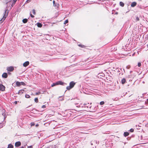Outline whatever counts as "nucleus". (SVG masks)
<instances>
[{
    "label": "nucleus",
    "instance_id": "obj_40",
    "mask_svg": "<svg viewBox=\"0 0 148 148\" xmlns=\"http://www.w3.org/2000/svg\"><path fill=\"white\" fill-rule=\"evenodd\" d=\"M64 100V99L63 98H62V99H59V100L60 101H62Z\"/></svg>",
    "mask_w": 148,
    "mask_h": 148
},
{
    "label": "nucleus",
    "instance_id": "obj_37",
    "mask_svg": "<svg viewBox=\"0 0 148 148\" xmlns=\"http://www.w3.org/2000/svg\"><path fill=\"white\" fill-rule=\"evenodd\" d=\"M17 0H13V3H14V4L16 2V1Z\"/></svg>",
    "mask_w": 148,
    "mask_h": 148
},
{
    "label": "nucleus",
    "instance_id": "obj_12",
    "mask_svg": "<svg viewBox=\"0 0 148 148\" xmlns=\"http://www.w3.org/2000/svg\"><path fill=\"white\" fill-rule=\"evenodd\" d=\"M24 91V90L22 89L21 90H20L18 91V93L19 94L21 95L23 93Z\"/></svg>",
    "mask_w": 148,
    "mask_h": 148
},
{
    "label": "nucleus",
    "instance_id": "obj_13",
    "mask_svg": "<svg viewBox=\"0 0 148 148\" xmlns=\"http://www.w3.org/2000/svg\"><path fill=\"white\" fill-rule=\"evenodd\" d=\"M37 26L39 27H41L42 26V24L40 23H37Z\"/></svg>",
    "mask_w": 148,
    "mask_h": 148
},
{
    "label": "nucleus",
    "instance_id": "obj_14",
    "mask_svg": "<svg viewBox=\"0 0 148 148\" xmlns=\"http://www.w3.org/2000/svg\"><path fill=\"white\" fill-rule=\"evenodd\" d=\"M16 85L17 86H19L21 85V82H20L18 81H17L16 82Z\"/></svg>",
    "mask_w": 148,
    "mask_h": 148
},
{
    "label": "nucleus",
    "instance_id": "obj_19",
    "mask_svg": "<svg viewBox=\"0 0 148 148\" xmlns=\"http://www.w3.org/2000/svg\"><path fill=\"white\" fill-rule=\"evenodd\" d=\"M119 5H120L122 7H123L124 6V4L122 2V1H120L119 3Z\"/></svg>",
    "mask_w": 148,
    "mask_h": 148
},
{
    "label": "nucleus",
    "instance_id": "obj_36",
    "mask_svg": "<svg viewBox=\"0 0 148 148\" xmlns=\"http://www.w3.org/2000/svg\"><path fill=\"white\" fill-rule=\"evenodd\" d=\"M145 102V103H148V99H147Z\"/></svg>",
    "mask_w": 148,
    "mask_h": 148
},
{
    "label": "nucleus",
    "instance_id": "obj_7",
    "mask_svg": "<svg viewBox=\"0 0 148 148\" xmlns=\"http://www.w3.org/2000/svg\"><path fill=\"white\" fill-rule=\"evenodd\" d=\"M91 104V103L90 104H89V103H85L84 104V106H85V107H86L88 108L89 107L90 108L91 107V106H90V104Z\"/></svg>",
    "mask_w": 148,
    "mask_h": 148
},
{
    "label": "nucleus",
    "instance_id": "obj_22",
    "mask_svg": "<svg viewBox=\"0 0 148 148\" xmlns=\"http://www.w3.org/2000/svg\"><path fill=\"white\" fill-rule=\"evenodd\" d=\"M78 45L80 47H81L82 48H84L85 47L84 45H81V44H79V45Z\"/></svg>",
    "mask_w": 148,
    "mask_h": 148
},
{
    "label": "nucleus",
    "instance_id": "obj_8",
    "mask_svg": "<svg viewBox=\"0 0 148 148\" xmlns=\"http://www.w3.org/2000/svg\"><path fill=\"white\" fill-rule=\"evenodd\" d=\"M29 64V62L28 61H26L23 64V66L24 67H26Z\"/></svg>",
    "mask_w": 148,
    "mask_h": 148
},
{
    "label": "nucleus",
    "instance_id": "obj_16",
    "mask_svg": "<svg viewBox=\"0 0 148 148\" xmlns=\"http://www.w3.org/2000/svg\"><path fill=\"white\" fill-rule=\"evenodd\" d=\"M126 80L124 78H123L121 81V83L122 84H123L125 82Z\"/></svg>",
    "mask_w": 148,
    "mask_h": 148
},
{
    "label": "nucleus",
    "instance_id": "obj_9",
    "mask_svg": "<svg viewBox=\"0 0 148 148\" xmlns=\"http://www.w3.org/2000/svg\"><path fill=\"white\" fill-rule=\"evenodd\" d=\"M134 76L133 75H132L131 74L130 75H129L127 77V78H130L129 79L130 81L131 80H132V79L133 78Z\"/></svg>",
    "mask_w": 148,
    "mask_h": 148
},
{
    "label": "nucleus",
    "instance_id": "obj_35",
    "mask_svg": "<svg viewBox=\"0 0 148 148\" xmlns=\"http://www.w3.org/2000/svg\"><path fill=\"white\" fill-rule=\"evenodd\" d=\"M46 108V106H45V105H43L42 106V108Z\"/></svg>",
    "mask_w": 148,
    "mask_h": 148
},
{
    "label": "nucleus",
    "instance_id": "obj_45",
    "mask_svg": "<svg viewBox=\"0 0 148 148\" xmlns=\"http://www.w3.org/2000/svg\"><path fill=\"white\" fill-rule=\"evenodd\" d=\"M38 126V124H36V127H37V126Z\"/></svg>",
    "mask_w": 148,
    "mask_h": 148
},
{
    "label": "nucleus",
    "instance_id": "obj_18",
    "mask_svg": "<svg viewBox=\"0 0 148 148\" xmlns=\"http://www.w3.org/2000/svg\"><path fill=\"white\" fill-rule=\"evenodd\" d=\"M57 85H58L57 82L55 83H53V84L51 85V86L53 87Z\"/></svg>",
    "mask_w": 148,
    "mask_h": 148
},
{
    "label": "nucleus",
    "instance_id": "obj_32",
    "mask_svg": "<svg viewBox=\"0 0 148 148\" xmlns=\"http://www.w3.org/2000/svg\"><path fill=\"white\" fill-rule=\"evenodd\" d=\"M138 66L140 67L141 66V63L140 62H138Z\"/></svg>",
    "mask_w": 148,
    "mask_h": 148
},
{
    "label": "nucleus",
    "instance_id": "obj_21",
    "mask_svg": "<svg viewBox=\"0 0 148 148\" xmlns=\"http://www.w3.org/2000/svg\"><path fill=\"white\" fill-rule=\"evenodd\" d=\"M7 148H13V146L11 144H10L8 145Z\"/></svg>",
    "mask_w": 148,
    "mask_h": 148
},
{
    "label": "nucleus",
    "instance_id": "obj_23",
    "mask_svg": "<svg viewBox=\"0 0 148 148\" xmlns=\"http://www.w3.org/2000/svg\"><path fill=\"white\" fill-rule=\"evenodd\" d=\"M49 148H57V147L55 145L51 146L50 147H49Z\"/></svg>",
    "mask_w": 148,
    "mask_h": 148
},
{
    "label": "nucleus",
    "instance_id": "obj_42",
    "mask_svg": "<svg viewBox=\"0 0 148 148\" xmlns=\"http://www.w3.org/2000/svg\"><path fill=\"white\" fill-rule=\"evenodd\" d=\"M53 5H54L55 3H55V1H53Z\"/></svg>",
    "mask_w": 148,
    "mask_h": 148
},
{
    "label": "nucleus",
    "instance_id": "obj_30",
    "mask_svg": "<svg viewBox=\"0 0 148 148\" xmlns=\"http://www.w3.org/2000/svg\"><path fill=\"white\" fill-rule=\"evenodd\" d=\"M41 93L40 92H37L36 93V95H40Z\"/></svg>",
    "mask_w": 148,
    "mask_h": 148
},
{
    "label": "nucleus",
    "instance_id": "obj_15",
    "mask_svg": "<svg viewBox=\"0 0 148 148\" xmlns=\"http://www.w3.org/2000/svg\"><path fill=\"white\" fill-rule=\"evenodd\" d=\"M129 135V133L127 132H125L124 133V136L125 137Z\"/></svg>",
    "mask_w": 148,
    "mask_h": 148
},
{
    "label": "nucleus",
    "instance_id": "obj_2",
    "mask_svg": "<svg viewBox=\"0 0 148 148\" xmlns=\"http://www.w3.org/2000/svg\"><path fill=\"white\" fill-rule=\"evenodd\" d=\"M75 83L73 81L69 83V86L66 87V88L67 90H69L72 88L74 86Z\"/></svg>",
    "mask_w": 148,
    "mask_h": 148
},
{
    "label": "nucleus",
    "instance_id": "obj_20",
    "mask_svg": "<svg viewBox=\"0 0 148 148\" xmlns=\"http://www.w3.org/2000/svg\"><path fill=\"white\" fill-rule=\"evenodd\" d=\"M27 19L26 18H24L23 20V22L24 23H25L27 22Z\"/></svg>",
    "mask_w": 148,
    "mask_h": 148
},
{
    "label": "nucleus",
    "instance_id": "obj_29",
    "mask_svg": "<svg viewBox=\"0 0 148 148\" xmlns=\"http://www.w3.org/2000/svg\"><path fill=\"white\" fill-rule=\"evenodd\" d=\"M21 85H23V86L25 85V83L24 82H21Z\"/></svg>",
    "mask_w": 148,
    "mask_h": 148
},
{
    "label": "nucleus",
    "instance_id": "obj_52",
    "mask_svg": "<svg viewBox=\"0 0 148 148\" xmlns=\"http://www.w3.org/2000/svg\"><path fill=\"white\" fill-rule=\"evenodd\" d=\"M143 83H144V82H143Z\"/></svg>",
    "mask_w": 148,
    "mask_h": 148
},
{
    "label": "nucleus",
    "instance_id": "obj_26",
    "mask_svg": "<svg viewBox=\"0 0 148 148\" xmlns=\"http://www.w3.org/2000/svg\"><path fill=\"white\" fill-rule=\"evenodd\" d=\"M32 11L33 14H34L35 15L36 14V12H35V10L34 9H33V10H32Z\"/></svg>",
    "mask_w": 148,
    "mask_h": 148
},
{
    "label": "nucleus",
    "instance_id": "obj_17",
    "mask_svg": "<svg viewBox=\"0 0 148 148\" xmlns=\"http://www.w3.org/2000/svg\"><path fill=\"white\" fill-rule=\"evenodd\" d=\"M59 4L58 3H56L54 5H53V6L56 7L57 8H58L59 7Z\"/></svg>",
    "mask_w": 148,
    "mask_h": 148
},
{
    "label": "nucleus",
    "instance_id": "obj_28",
    "mask_svg": "<svg viewBox=\"0 0 148 148\" xmlns=\"http://www.w3.org/2000/svg\"><path fill=\"white\" fill-rule=\"evenodd\" d=\"M104 102L103 101H101L100 102V104L101 105H103L104 104Z\"/></svg>",
    "mask_w": 148,
    "mask_h": 148
},
{
    "label": "nucleus",
    "instance_id": "obj_43",
    "mask_svg": "<svg viewBox=\"0 0 148 148\" xmlns=\"http://www.w3.org/2000/svg\"><path fill=\"white\" fill-rule=\"evenodd\" d=\"M14 103H15V104H17V101H15L14 102Z\"/></svg>",
    "mask_w": 148,
    "mask_h": 148
},
{
    "label": "nucleus",
    "instance_id": "obj_44",
    "mask_svg": "<svg viewBox=\"0 0 148 148\" xmlns=\"http://www.w3.org/2000/svg\"><path fill=\"white\" fill-rule=\"evenodd\" d=\"M31 0H27V1L28 2H29Z\"/></svg>",
    "mask_w": 148,
    "mask_h": 148
},
{
    "label": "nucleus",
    "instance_id": "obj_51",
    "mask_svg": "<svg viewBox=\"0 0 148 148\" xmlns=\"http://www.w3.org/2000/svg\"><path fill=\"white\" fill-rule=\"evenodd\" d=\"M8 73V74H10V73Z\"/></svg>",
    "mask_w": 148,
    "mask_h": 148
},
{
    "label": "nucleus",
    "instance_id": "obj_27",
    "mask_svg": "<svg viewBox=\"0 0 148 148\" xmlns=\"http://www.w3.org/2000/svg\"><path fill=\"white\" fill-rule=\"evenodd\" d=\"M68 23V20H65L64 22V24H66V23Z\"/></svg>",
    "mask_w": 148,
    "mask_h": 148
},
{
    "label": "nucleus",
    "instance_id": "obj_3",
    "mask_svg": "<svg viewBox=\"0 0 148 148\" xmlns=\"http://www.w3.org/2000/svg\"><path fill=\"white\" fill-rule=\"evenodd\" d=\"M5 87L2 84H0V90L3 91L5 90Z\"/></svg>",
    "mask_w": 148,
    "mask_h": 148
},
{
    "label": "nucleus",
    "instance_id": "obj_33",
    "mask_svg": "<svg viewBox=\"0 0 148 148\" xmlns=\"http://www.w3.org/2000/svg\"><path fill=\"white\" fill-rule=\"evenodd\" d=\"M136 21H138L139 20V17L137 16L136 17Z\"/></svg>",
    "mask_w": 148,
    "mask_h": 148
},
{
    "label": "nucleus",
    "instance_id": "obj_34",
    "mask_svg": "<svg viewBox=\"0 0 148 148\" xmlns=\"http://www.w3.org/2000/svg\"><path fill=\"white\" fill-rule=\"evenodd\" d=\"M30 16L32 18H34V16L31 14V12H30Z\"/></svg>",
    "mask_w": 148,
    "mask_h": 148
},
{
    "label": "nucleus",
    "instance_id": "obj_6",
    "mask_svg": "<svg viewBox=\"0 0 148 148\" xmlns=\"http://www.w3.org/2000/svg\"><path fill=\"white\" fill-rule=\"evenodd\" d=\"M58 85H66V84L65 83L61 81H59L57 82Z\"/></svg>",
    "mask_w": 148,
    "mask_h": 148
},
{
    "label": "nucleus",
    "instance_id": "obj_47",
    "mask_svg": "<svg viewBox=\"0 0 148 148\" xmlns=\"http://www.w3.org/2000/svg\"><path fill=\"white\" fill-rule=\"evenodd\" d=\"M132 72V71H130V74H131V73Z\"/></svg>",
    "mask_w": 148,
    "mask_h": 148
},
{
    "label": "nucleus",
    "instance_id": "obj_48",
    "mask_svg": "<svg viewBox=\"0 0 148 148\" xmlns=\"http://www.w3.org/2000/svg\"><path fill=\"white\" fill-rule=\"evenodd\" d=\"M147 47L148 48V44L147 45Z\"/></svg>",
    "mask_w": 148,
    "mask_h": 148
},
{
    "label": "nucleus",
    "instance_id": "obj_1",
    "mask_svg": "<svg viewBox=\"0 0 148 148\" xmlns=\"http://www.w3.org/2000/svg\"><path fill=\"white\" fill-rule=\"evenodd\" d=\"M7 10H6L4 12V15L2 18L0 20V23H1L6 18L8 14V11L7 12Z\"/></svg>",
    "mask_w": 148,
    "mask_h": 148
},
{
    "label": "nucleus",
    "instance_id": "obj_31",
    "mask_svg": "<svg viewBox=\"0 0 148 148\" xmlns=\"http://www.w3.org/2000/svg\"><path fill=\"white\" fill-rule=\"evenodd\" d=\"M130 131L131 132H133L134 131V130L133 129H131L130 130Z\"/></svg>",
    "mask_w": 148,
    "mask_h": 148
},
{
    "label": "nucleus",
    "instance_id": "obj_46",
    "mask_svg": "<svg viewBox=\"0 0 148 148\" xmlns=\"http://www.w3.org/2000/svg\"><path fill=\"white\" fill-rule=\"evenodd\" d=\"M91 145H93V143H92V142H91Z\"/></svg>",
    "mask_w": 148,
    "mask_h": 148
},
{
    "label": "nucleus",
    "instance_id": "obj_41",
    "mask_svg": "<svg viewBox=\"0 0 148 148\" xmlns=\"http://www.w3.org/2000/svg\"><path fill=\"white\" fill-rule=\"evenodd\" d=\"M26 145H24V146H22V147H24V148H26Z\"/></svg>",
    "mask_w": 148,
    "mask_h": 148
},
{
    "label": "nucleus",
    "instance_id": "obj_24",
    "mask_svg": "<svg viewBox=\"0 0 148 148\" xmlns=\"http://www.w3.org/2000/svg\"><path fill=\"white\" fill-rule=\"evenodd\" d=\"M36 103H38V99L37 98H36L34 99Z\"/></svg>",
    "mask_w": 148,
    "mask_h": 148
},
{
    "label": "nucleus",
    "instance_id": "obj_38",
    "mask_svg": "<svg viewBox=\"0 0 148 148\" xmlns=\"http://www.w3.org/2000/svg\"><path fill=\"white\" fill-rule=\"evenodd\" d=\"M33 148V147H32V145H31V146H28V147H27V148Z\"/></svg>",
    "mask_w": 148,
    "mask_h": 148
},
{
    "label": "nucleus",
    "instance_id": "obj_49",
    "mask_svg": "<svg viewBox=\"0 0 148 148\" xmlns=\"http://www.w3.org/2000/svg\"><path fill=\"white\" fill-rule=\"evenodd\" d=\"M79 106H77V107H79Z\"/></svg>",
    "mask_w": 148,
    "mask_h": 148
},
{
    "label": "nucleus",
    "instance_id": "obj_50",
    "mask_svg": "<svg viewBox=\"0 0 148 148\" xmlns=\"http://www.w3.org/2000/svg\"><path fill=\"white\" fill-rule=\"evenodd\" d=\"M21 148H24V147H21Z\"/></svg>",
    "mask_w": 148,
    "mask_h": 148
},
{
    "label": "nucleus",
    "instance_id": "obj_10",
    "mask_svg": "<svg viewBox=\"0 0 148 148\" xmlns=\"http://www.w3.org/2000/svg\"><path fill=\"white\" fill-rule=\"evenodd\" d=\"M2 77L3 78H6L8 77V74L7 73H4L2 75Z\"/></svg>",
    "mask_w": 148,
    "mask_h": 148
},
{
    "label": "nucleus",
    "instance_id": "obj_39",
    "mask_svg": "<svg viewBox=\"0 0 148 148\" xmlns=\"http://www.w3.org/2000/svg\"><path fill=\"white\" fill-rule=\"evenodd\" d=\"M35 125V124L34 123H31V126H34Z\"/></svg>",
    "mask_w": 148,
    "mask_h": 148
},
{
    "label": "nucleus",
    "instance_id": "obj_5",
    "mask_svg": "<svg viewBox=\"0 0 148 148\" xmlns=\"http://www.w3.org/2000/svg\"><path fill=\"white\" fill-rule=\"evenodd\" d=\"M21 145V142L20 141H18L15 143V145L16 147H18L20 146Z\"/></svg>",
    "mask_w": 148,
    "mask_h": 148
},
{
    "label": "nucleus",
    "instance_id": "obj_25",
    "mask_svg": "<svg viewBox=\"0 0 148 148\" xmlns=\"http://www.w3.org/2000/svg\"><path fill=\"white\" fill-rule=\"evenodd\" d=\"M25 97L26 98H28L30 97V96L26 94L25 95Z\"/></svg>",
    "mask_w": 148,
    "mask_h": 148
},
{
    "label": "nucleus",
    "instance_id": "obj_4",
    "mask_svg": "<svg viewBox=\"0 0 148 148\" xmlns=\"http://www.w3.org/2000/svg\"><path fill=\"white\" fill-rule=\"evenodd\" d=\"M14 70V68L12 66L8 67L7 68V70L8 71H12Z\"/></svg>",
    "mask_w": 148,
    "mask_h": 148
},
{
    "label": "nucleus",
    "instance_id": "obj_11",
    "mask_svg": "<svg viewBox=\"0 0 148 148\" xmlns=\"http://www.w3.org/2000/svg\"><path fill=\"white\" fill-rule=\"evenodd\" d=\"M137 4V3L135 2H133L132 3L131 6L132 7H134L136 6Z\"/></svg>",
    "mask_w": 148,
    "mask_h": 148
}]
</instances>
